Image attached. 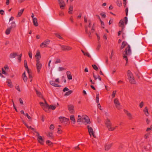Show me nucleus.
Segmentation results:
<instances>
[{
    "label": "nucleus",
    "instance_id": "nucleus-1",
    "mask_svg": "<svg viewBox=\"0 0 152 152\" xmlns=\"http://www.w3.org/2000/svg\"><path fill=\"white\" fill-rule=\"evenodd\" d=\"M45 103H43L42 102H40V105L43 109L45 110V108H47L50 109L54 110L56 108V106L53 105H49L46 102V101L45 100Z\"/></svg>",
    "mask_w": 152,
    "mask_h": 152
},
{
    "label": "nucleus",
    "instance_id": "nucleus-2",
    "mask_svg": "<svg viewBox=\"0 0 152 152\" xmlns=\"http://www.w3.org/2000/svg\"><path fill=\"white\" fill-rule=\"evenodd\" d=\"M104 123L106 126L109 131H112L115 129V128L112 127V124L110 120L107 118L105 120Z\"/></svg>",
    "mask_w": 152,
    "mask_h": 152
},
{
    "label": "nucleus",
    "instance_id": "nucleus-3",
    "mask_svg": "<svg viewBox=\"0 0 152 152\" xmlns=\"http://www.w3.org/2000/svg\"><path fill=\"white\" fill-rule=\"evenodd\" d=\"M127 75L129 77V79L130 82L132 84L135 83V82L132 73L129 70H128L127 72Z\"/></svg>",
    "mask_w": 152,
    "mask_h": 152
},
{
    "label": "nucleus",
    "instance_id": "nucleus-4",
    "mask_svg": "<svg viewBox=\"0 0 152 152\" xmlns=\"http://www.w3.org/2000/svg\"><path fill=\"white\" fill-rule=\"evenodd\" d=\"M125 54H124L123 56V57L127 61L128 59L127 58L126 56L129 55L131 53V51L130 49V47L129 45H128V47L125 50Z\"/></svg>",
    "mask_w": 152,
    "mask_h": 152
},
{
    "label": "nucleus",
    "instance_id": "nucleus-5",
    "mask_svg": "<svg viewBox=\"0 0 152 152\" xmlns=\"http://www.w3.org/2000/svg\"><path fill=\"white\" fill-rule=\"evenodd\" d=\"M83 123L86 124H89L90 123L89 119L88 117L86 116H82V122Z\"/></svg>",
    "mask_w": 152,
    "mask_h": 152
},
{
    "label": "nucleus",
    "instance_id": "nucleus-6",
    "mask_svg": "<svg viewBox=\"0 0 152 152\" xmlns=\"http://www.w3.org/2000/svg\"><path fill=\"white\" fill-rule=\"evenodd\" d=\"M58 1L61 9H64L66 6L64 1L63 0H58Z\"/></svg>",
    "mask_w": 152,
    "mask_h": 152
},
{
    "label": "nucleus",
    "instance_id": "nucleus-7",
    "mask_svg": "<svg viewBox=\"0 0 152 152\" xmlns=\"http://www.w3.org/2000/svg\"><path fill=\"white\" fill-rule=\"evenodd\" d=\"M55 82H56V83H59V79L57 78V79H56V80L55 82L53 81H50V85H51L53 86H55V87H60V85H58L57 84L55 83Z\"/></svg>",
    "mask_w": 152,
    "mask_h": 152
},
{
    "label": "nucleus",
    "instance_id": "nucleus-8",
    "mask_svg": "<svg viewBox=\"0 0 152 152\" xmlns=\"http://www.w3.org/2000/svg\"><path fill=\"white\" fill-rule=\"evenodd\" d=\"M50 41V40L48 39L45 40L41 43L40 46V47L42 48L47 47L49 45Z\"/></svg>",
    "mask_w": 152,
    "mask_h": 152
},
{
    "label": "nucleus",
    "instance_id": "nucleus-9",
    "mask_svg": "<svg viewBox=\"0 0 152 152\" xmlns=\"http://www.w3.org/2000/svg\"><path fill=\"white\" fill-rule=\"evenodd\" d=\"M87 128L90 135L91 136L92 135L95 138L96 136L94 135V132L92 128L89 127L88 125L87 126Z\"/></svg>",
    "mask_w": 152,
    "mask_h": 152
},
{
    "label": "nucleus",
    "instance_id": "nucleus-10",
    "mask_svg": "<svg viewBox=\"0 0 152 152\" xmlns=\"http://www.w3.org/2000/svg\"><path fill=\"white\" fill-rule=\"evenodd\" d=\"M36 133L37 134V137L38 140L40 144H43L44 142V140L42 138L41 136L39 134L38 132H36Z\"/></svg>",
    "mask_w": 152,
    "mask_h": 152
},
{
    "label": "nucleus",
    "instance_id": "nucleus-11",
    "mask_svg": "<svg viewBox=\"0 0 152 152\" xmlns=\"http://www.w3.org/2000/svg\"><path fill=\"white\" fill-rule=\"evenodd\" d=\"M114 102L115 104L116 108L117 109H119V107L120 106V104L118 99L116 98L114 100Z\"/></svg>",
    "mask_w": 152,
    "mask_h": 152
},
{
    "label": "nucleus",
    "instance_id": "nucleus-12",
    "mask_svg": "<svg viewBox=\"0 0 152 152\" xmlns=\"http://www.w3.org/2000/svg\"><path fill=\"white\" fill-rule=\"evenodd\" d=\"M62 50H69L72 49V48L69 46L65 45H60Z\"/></svg>",
    "mask_w": 152,
    "mask_h": 152
},
{
    "label": "nucleus",
    "instance_id": "nucleus-13",
    "mask_svg": "<svg viewBox=\"0 0 152 152\" xmlns=\"http://www.w3.org/2000/svg\"><path fill=\"white\" fill-rule=\"evenodd\" d=\"M60 121L61 123L67 122L69 121V119L68 118H66L65 117H60L59 118Z\"/></svg>",
    "mask_w": 152,
    "mask_h": 152
},
{
    "label": "nucleus",
    "instance_id": "nucleus-14",
    "mask_svg": "<svg viewBox=\"0 0 152 152\" xmlns=\"http://www.w3.org/2000/svg\"><path fill=\"white\" fill-rule=\"evenodd\" d=\"M68 110L70 113H73L74 112V107L72 105H69L68 106Z\"/></svg>",
    "mask_w": 152,
    "mask_h": 152
},
{
    "label": "nucleus",
    "instance_id": "nucleus-15",
    "mask_svg": "<svg viewBox=\"0 0 152 152\" xmlns=\"http://www.w3.org/2000/svg\"><path fill=\"white\" fill-rule=\"evenodd\" d=\"M125 113L126 114L129 119H132V116L131 113H129L128 111L124 110Z\"/></svg>",
    "mask_w": 152,
    "mask_h": 152
},
{
    "label": "nucleus",
    "instance_id": "nucleus-16",
    "mask_svg": "<svg viewBox=\"0 0 152 152\" xmlns=\"http://www.w3.org/2000/svg\"><path fill=\"white\" fill-rule=\"evenodd\" d=\"M119 25L122 28V29L124 28V23L123 20H121L120 21Z\"/></svg>",
    "mask_w": 152,
    "mask_h": 152
},
{
    "label": "nucleus",
    "instance_id": "nucleus-17",
    "mask_svg": "<svg viewBox=\"0 0 152 152\" xmlns=\"http://www.w3.org/2000/svg\"><path fill=\"white\" fill-rule=\"evenodd\" d=\"M33 19V22L34 25L36 26H38V23H37V19L36 18H34Z\"/></svg>",
    "mask_w": 152,
    "mask_h": 152
},
{
    "label": "nucleus",
    "instance_id": "nucleus-18",
    "mask_svg": "<svg viewBox=\"0 0 152 152\" xmlns=\"http://www.w3.org/2000/svg\"><path fill=\"white\" fill-rule=\"evenodd\" d=\"M18 56V54L17 53H11L10 56V57L11 58H15V56Z\"/></svg>",
    "mask_w": 152,
    "mask_h": 152
},
{
    "label": "nucleus",
    "instance_id": "nucleus-19",
    "mask_svg": "<svg viewBox=\"0 0 152 152\" xmlns=\"http://www.w3.org/2000/svg\"><path fill=\"white\" fill-rule=\"evenodd\" d=\"M35 57L36 59H40L41 58V56L40 52L39 51H37V52L35 55Z\"/></svg>",
    "mask_w": 152,
    "mask_h": 152
},
{
    "label": "nucleus",
    "instance_id": "nucleus-20",
    "mask_svg": "<svg viewBox=\"0 0 152 152\" xmlns=\"http://www.w3.org/2000/svg\"><path fill=\"white\" fill-rule=\"evenodd\" d=\"M42 66V65L41 64H36V67L37 68V71L38 72H39L40 70L41 69V68Z\"/></svg>",
    "mask_w": 152,
    "mask_h": 152
},
{
    "label": "nucleus",
    "instance_id": "nucleus-21",
    "mask_svg": "<svg viewBox=\"0 0 152 152\" xmlns=\"http://www.w3.org/2000/svg\"><path fill=\"white\" fill-rule=\"evenodd\" d=\"M7 85L8 86H10V87H12V83L10 79H7Z\"/></svg>",
    "mask_w": 152,
    "mask_h": 152
},
{
    "label": "nucleus",
    "instance_id": "nucleus-22",
    "mask_svg": "<svg viewBox=\"0 0 152 152\" xmlns=\"http://www.w3.org/2000/svg\"><path fill=\"white\" fill-rule=\"evenodd\" d=\"M145 115L146 116H148L149 115L148 109L147 107H145L143 110Z\"/></svg>",
    "mask_w": 152,
    "mask_h": 152
},
{
    "label": "nucleus",
    "instance_id": "nucleus-23",
    "mask_svg": "<svg viewBox=\"0 0 152 152\" xmlns=\"http://www.w3.org/2000/svg\"><path fill=\"white\" fill-rule=\"evenodd\" d=\"M73 10V7L72 6H70L69 8L68 13L69 14H71L72 13Z\"/></svg>",
    "mask_w": 152,
    "mask_h": 152
},
{
    "label": "nucleus",
    "instance_id": "nucleus-24",
    "mask_svg": "<svg viewBox=\"0 0 152 152\" xmlns=\"http://www.w3.org/2000/svg\"><path fill=\"white\" fill-rule=\"evenodd\" d=\"M24 10V9H22L19 11V12H18V15L17 16V17H19L21 16L22 15V14Z\"/></svg>",
    "mask_w": 152,
    "mask_h": 152
},
{
    "label": "nucleus",
    "instance_id": "nucleus-25",
    "mask_svg": "<svg viewBox=\"0 0 152 152\" xmlns=\"http://www.w3.org/2000/svg\"><path fill=\"white\" fill-rule=\"evenodd\" d=\"M23 80L25 82H26L27 80V77L26 75L25 72H24L22 75Z\"/></svg>",
    "mask_w": 152,
    "mask_h": 152
},
{
    "label": "nucleus",
    "instance_id": "nucleus-26",
    "mask_svg": "<svg viewBox=\"0 0 152 152\" xmlns=\"http://www.w3.org/2000/svg\"><path fill=\"white\" fill-rule=\"evenodd\" d=\"M70 119L72 121L73 124H75L76 121L74 115H72L70 116Z\"/></svg>",
    "mask_w": 152,
    "mask_h": 152
},
{
    "label": "nucleus",
    "instance_id": "nucleus-27",
    "mask_svg": "<svg viewBox=\"0 0 152 152\" xmlns=\"http://www.w3.org/2000/svg\"><path fill=\"white\" fill-rule=\"evenodd\" d=\"M61 61L60 58H56L54 63L55 64H58L61 62Z\"/></svg>",
    "mask_w": 152,
    "mask_h": 152
},
{
    "label": "nucleus",
    "instance_id": "nucleus-28",
    "mask_svg": "<svg viewBox=\"0 0 152 152\" xmlns=\"http://www.w3.org/2000/svg\"><path fill=\"white\" fill-rule=\"evenodd\" d=\"M111 147V144H105V150H108Z\"/></svg>",
    "mask_w": 152,
    "mask_h": 152
},
{
    "label": "nucleus",
    "instance_id": "nucleus-29",
    "mask_svg": "<svg viewBox=\"0 0 152 152\" xmlns=\"http://www.w3.org/2000/svg\"><path fill=\"white\" fill-rule=\"evenodd\" d=\"M35 90L37 96L41 98H42L43 96L41 93L40 92L38 91L37 89H35Z\"/></svg>",
    "mask_w": 152,
    "mask_h": 152
},
{
    "label": "nucleus",
    "instance_id": "nucleus-30",
    "mask_svg": "<svg viewBox=\"0 0 152 152\" xmlns=\"http://www.w3.org/2000/svg\"><path fill=\"white\" fill-rule=\"evenodd\" d=\"M24 66H25V68H26V69L27 70V72H28V71H29L28 69V66L27 65V61H26V60H24Z\"/></svg>",
    "mask_w": 152,
    "mask_h": 152
},
{
    "label": "nucleus",
    "instance_id": "nucleus-31",
    "mask_svg": "<svg viewBox=\"0 0 152 152\" xmlns=\"http://www.w3.org/2000/svg\"><path fill=\"white\" fill-rule=\"evenodd\" d=\"M117 4L119 7H121L122 6V3L121 1L119 0H117Z\"/></svg>",
    "mask_w": 152,
    "mask_h": 152
},
{
    "label": "nucleus",
    "instance_id": "nucleus-32",
    "mask_svg": "<svg viewBox=\"0 0 152 152\" xmlns=\"http://www.w3.org/2000/svg\"><path fill=\"white\" fill-rule=\"evenodd\" d=\"M114 51H113V50L112 49L111 50V52L110 54V59L112 60H113V57L114 55Z\"/></svg>",
    "mask_w": 152,
    "mask_h": 152
},
{
    "label": "nucleus",
    "instance_id": "nucleus-33",
    "mask_svg": "<svg viewBox=\"0 0 152 152\" xmlns=\"http://www.w3.org/2000/svg\"><path fill=\"white\" fill-rule=\"evenodd\" d=\"M82 117L80 115H79L78 117L77 122H81L82 121Z\"/></svg>",
    "mask_w": 152,
    "mask_h": 152
},
{
    "label": "nucleus",
    "instance_id": "nucleus-34",
    "mask_svg": "<svg viewBox=\"0 0 152 152\" xmlns=\"http://www.w3.org/2000/svg\"><path fill=\"white\" fill-rule=\"evenodd\" d=\"M11 29L12 28H10V27L8 28L7 29V30L6 31V32H5L6 34L7 35H8L9 34H10V32L11 30Z\"/></svg>",
    "mask_w": 152,
    "mask_h": 152
},
{
    "label": "nucleus",
    "instance_id": "nucleus-35",
    "mask_svg": "<svg viewBox=\"0 0 152 152\" xmlns=\"http://www.w3.org/2000/svg\"><path fill=\"white\" fill-rule=\"evenodd\" d=\"M65 70V69L63 67L60 66L58 68V71L59 72Z\"/></svg>",
    "mask_w": 152,
    "mask_h": 152
},
{
    "label": "nucleus",
    "instance_id": "nucleus-36",
    "mask_svg": "<svg viewBox=\"0 0 152 152\" xmlns=\"http://www.w3.org/2000/svg\"><path fill=\"white\" fill-rule=\"evenodd\" d=\"M11 27H10L11 28H15V27L16 24H15V22L13 21V22H12L11 23Z\"/></svg>",
    "mask_w": 152,
    "mask_h": 152
},
{
    "label": "nucleus",
    "instance_id": "nucleus-37",
    "mask_svg": "<svg viewBox=\"0 0 152 152\" xmlns=\"http://www.w3.org/2000/svg\"><path fill=\"white\" fill-rule=\"evenodd\" d=\"M72 92V91L71 90L68 91V92H66L65 94V96H69L70 94Z\"/></svg>",
    "mask_w": 152,
    "mask_h": 152
},
{
    "label": "nucleus",
    "instance_id": "nucleus-38",
    "mask_svg": "<svg viewBox=\"0 0 152 152\" xmlns=\"http://www.w3.org/2000/svg\"><path fill=\"white\" fill-rule=\"evenodd\" d=\"M28 73L29 75V78L30 79V81L31 82L32 80V77L31 75V73L29 71H28Z\"/></svg>",
    "mask_w": 152,
    "mask_h": 152
},
{
    "label": "nucleus",
    "instance_id": "nucleus-39",
    "mask_svg": "<svg viewBox=\"0 0 152 152\" xmlns=\"http://www.w3.org/2000/svg\"><path fill=\"white\" fill-rule=\"evenodd\" d=\"M126 45V43L124 42H123L122 43V45L121 47V49H123L124 48V47Z\"/></svg>",
    "mask_w": 152,
    "mask_h": 152
},
{
    "label": "nucleus",
    "instance_id": "nucleus-40",
    "mask_svg": "<svg viewBox=\"0 0 152 152\" xmlns=\"http://www.w3.org/2000/svg\"><path fill=\"white\" fill-rule=\"evenodd\" d=\"M92 66L93 68L95 69L96 70H97L98 69V68L97 66L95 65H92Z\"/></svg>",
    "mask_w": 152,
    "mask_h": 152
},
{
    "label": "nucleus",
    "instance_id": "nucleus-41",
    "mask_svg": "<svg viewBox=\"0 0 152 152\" xmlns=\"http://www.w3.org/2000/svg\"><path fill=\"white\" fill-rule=\"evenodd\" d=\"M124 20L125 24H127L128 22L127 17H125L124 18Z\"/></svg>",
    "mask_w": 152,
    "mask_h": 152
},
{
    "label": "nucleus",
    "instance_id": "nucleus-42",
    "mask_svg": "<svg viewBox=\"0 0 152 152\" xmlns=\"http://www.w3.org/2000/svg\"><path fill=\"white\" fill-rule=\"evenodd\" d=\"M46 143L48 145L51 146V145L52 144V143L49 140H48L46 141Z\"/></svg>",
    "mask_w": 152,
    "mask_h": 152
},
{
    "label": "nucleus",
    "instance_id": "nucleus-43",
    "mask_svg": "<svg viewBox=\"0 0 152 152\" xmlns=\"http://www.w3.org/2000/svg\"><path fill=\"white\" fill-rule=\"evenodd\" d=\"M116 92V91H114L113 92V93L112 94V96L113 98H114L115 97Z\"/></svg>",
    "mask_w": 152,
    "mask_h": 152
},
{
    "label": "nucleus",
    "instance_id": "nucleus-44",
    "mask_svg": "<svg viewBox=\"0 0 152 152\" xmlns=\"http://www.w3.org/2000/svg\"><path fill=\"white\" fill-rule=\"evenodd\" d=\"M54 129V125L53 124H51L50 125V129L51 130H53Z\"/></svg>",
    "mask_w": 152,
    "mask_h": 152
},
{
    "label": "nucleus",
    "instance_id": "nucleus-45",
    "mask_svg": "<svg viewBox=\"0 0 152 152\" xmlns=\"http://www.w3.org/2000/svg\"><path fill=\"white\" fill-rule=\"evenodd\" d=\"M97 107L99 109L101 110H103V109L101 108V106L100 104L98 103L97 106Z\"/></svg>",
    "mask_w": 152,
    "mask_h": 152
},
{
    "label": "nucleus",
    "instance_id": "nucleus-46",
    "mask_svg": "<svg viewBox=\"0 0 152 152\" xmlns=\"http://www.w3.org/2000/svg\"><path fill=\"white\" fill-rule=\"evenodd\" d=\"M55 34L57 37H58L59 38L61 39H63L62 37H61L59 34Z\"/></svg>",
    "mask_w": 152,
    "mask_h": 152
},
{
    "label": "nucleus",
    "instance_id": "nucleus-47",
    "mask_svg": "<svg viewBox=\"0 0 152 152\" xmlns=\"http://www.w3.org/2000/svg\"><path fill=\"white\" fill-rule=\"evenodd\" d=\"M32 53L31 52H30L28 53L29 56L31 58H32Z\"/></svg>",
    "mask_w": 152,
    "mask_h": 152
},
{
    "label": "nucleus",
    "instance_id": "nucleus-48",
    "mask_svg": "<svg viewBox=\"0 0 152 152\" xmlns=\"http://www.w3.org/2000/svg\"><path fill=\"white\" fill-rule=\"evenodd\" d=\"M67 78L69 80H72V77L71 75L67 76Z\"/></svg>",
    "mask_w": 152,
    "mask_h": 152
},
{
    "label": "nucleus",
    "instance_id": "nucleus-49",
    "mask_svg": "<svg viewBox=\"0 0 152 152\" xmlns=\"http://www.w3.org/2000/svg\"><path fill=\"white\" fill-rule=\"evenodd\" d=\"M27 128L28 129H31L32 130L34 131L36 133L37 132L35 131V129L34 128H32L31 126H27Z\"/></svg>",
    "mask_w": 152,
    "mask_h": 152
},
{
    "label": "nucleus",
    "instance_id": "nucleus-50",
    "mask_svg": "<svg viewBox=\"0 0 152 152\" xmlns=\"http://www.w3.org/2000/svg\"><path fill=\"white\" fill-rule=\"evenodd\" d=\"M24 115H26L27 117V118L28 119H31V117H30V116L28 114V113H26L25 114H24Z\"/></svg>",
    "mask_w": 152,
    "mask_h": 152
},
{
    "label": "nucleus",
    "instance_id": "nucleus-51",
    "mask_svg": "<svg viewBox=\"0 0 152 152\" xmlns=\"http://www.w3.org/2000/svg\"><path fill=\"white\" fill-rule=\"evenodd\" d=\"M126 15V16H127L128 15V8H126L125 10Z\"/></svg>",
    "mask_w": 152,
    "mask_h": 152
},
{
    "label": "nucleus",
    "instance_id": "nucleus-52",
    "mask_svg": "<svg viewBox=\"0 0 152 152\" xmlns=\"http://www.w3.org/2000/svg\"><path fill=\"white\" fill-rule=\"evenodd\" d=\"M69 91V89L67 88V87H65V88L63 90V91L64 92H65V91Z\"/></svg>",
    "mask_w": 152,
    "mask_h": 152
},
{
    "label": "nucleus",
    "instance_id": "nucleus-53",
    "mask_svg": "<svg viewBox=\"0 0 152 152\" xmlns=\"http://www.w3.org/2000/svg\"><path fill=\"white\" fill-rule=\"evenodd\" d=\"M62 132V130H61V129L59 128H58V133L60 134Z\"/></svg>",
    "mask_w": 152,
    "mask_h": 152
},
{
    "label": "nucleus",
    "instance_id": "nucleus-54",
    "mask_svg": "<svg viewBox=\"0 0 152 152\" xmlns=\"http://www.w3.org/2000/svg\"><path fill=\"white\" fill-rule=\"evenodd\" d=\"M143 105V102H142L140 104L139 106L140 108H142Z\"/></svg>",
    "mask_w": 152,
    "mask_h": 152
},
{
    "label": "nucleus",
    "instance_id": "nucleus-55",
    "mask_svg": "<svg viewBox=\"0 0 152 152\" xmlns=\"http://www.w3.org/2000/svg\"><path fill=\"white\" fill-rule=\"evenodd\" d=\"M15 88H16V89L18 90V91H20V90L19 88V86H16L15 87Z\"/></svg>",
    "mask_w": 152,
    "mask_h": 152
},
{
    "label": "nucleus",
    "instance_id": "nucleus-56",
    "mask_svg": "<svg viewBox=\"0 0 152 152\" xmlns=\"http://www.w3.org/2000/svg\"><path fill=\"white\" fill-rule=\"evenodd\" d=\"M85 55L87 56L88 57H91L89 53H88V52L86 53H85Z\"/></svg>",
    "mask_w": 152,
    "mask_h": 152
},
{
    "label": "nucleus",
    "instance_id": "nucleus-57",
    "mask_svg": "<svg viewBox=\"0 0 152 152\" xmlns=\"http://www.w3.org/2000/svg\"><path fill=\"white\" fill-rule=\"evenodd\" d=\"M113 19L111 18L110 19V20L109 21V25H110L111 23H113Z\"/></svg>",
    "mask_w": 152,
    "mask_h": 152
},
{
    "label": "nucleus",
    "instance_id": "nucleus-58",
    "mask_svg": "<svg viewBox=\"0 0 152 152\" xmlns=\"http://www.w3.org/2000/svg\"><path fill=\"white\" fill-rule=\"evenodd\" d=\"M19 101H20V103L21 104H23V100L21 99L20 98L19 99Z\"/></svg>",
    "mask_w": 152,
    "mask_h": 152
},
{
    "label": "nucleus",
    "instance_id": "nucleus-59",
    "mask_svg": "<svg viewBox=\"0 0 152 152\" xmlns=\"http://www.w3.org/2000/svg\"><path fill=\"white\" fill-rule=\"evenodd\" d=\"M59 15L60 16H63L64 15V13L62 12H60L59 13Z\"/></svg>",
    "mask_w": 152,
    "mask_h": 152
},
{
    "label": "nucleus",
    "instance_id": "nucleus-60",
    "mask_svg": "<svg viewBox=\"0 0 152 152\" xmlns=\"http://www.w3.org/2000/svg\"><path fill=\"white\" fill-rule=\"evenodd\" d=\"M66 74L67 76H68V75H71V72L69 71H67L66 72Z\"/></svg>",
    "mask_w": 152,
    "mask_h": 152
},
{
    "label": "nucleus",
    "instance_id": "nucleus-61",
    "mask_svg": "<svg viewBox=\"0 0 152 152\" xmlns=\"http://www.w3.org/2000/svg\"><path fill=\"white\" fill-rule=\"evenodd\" d=\"M96 102L97 103H98L99 102V97H96Z\"/></svg>",
    "mask_w": 152,
    "mask_h": 152
},
{
    "label": "nucleus",
    "instance_id": "nucleus-62",
    "mask_svg": "<svg viewBox=\"0 0 152 152\" xmlns=\"http://www.w3.org/2000/svg\"><path fill=\"white\" fill-rule=\"evenodd\" d=\"M51 60H50L49 61V62H48V67L49 68H50V64L51 63Z\"/></svg>",
    "mask_w": 152,
    "mask_h": 152
},
{
    "label": "nucleus",
    "instance_id": "nucleus-63",
    "mask_svg": "<svg viewBox=\"0 0 152 152\" xmlns=\"http://www.w3.org/2000/svg\"><path fill=\"white\" fill-rule=\"evenodd\" d=\"M148 137V134H145L144 135V138L145 139L147 138Z\"/></svg>",
    "mask_w": 152,
    "mask_h": 152
},
{
    "label": "nucleus",
    "instance_id": "nucleus-64",
    "mask_svg": "<svg viewBox=\"0 0 152 152\" xmlns=\"http://www.w3.org/2000/svg\"><path fill=\"white\" fill-rule=\"evenodd\" d=\"M4 68L6 70H8L9 69V67L7 65L5 66Z\"/></svg>",
    "mask_w": 152,
    "mask_h": 152
}]
</instances>
